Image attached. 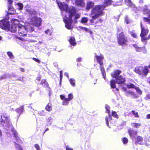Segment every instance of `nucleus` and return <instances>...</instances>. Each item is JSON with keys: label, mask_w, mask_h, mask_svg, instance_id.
Instances as JSON below:
<instances>
[{"label": "nucleus", "mask_w": 150, "mask_h": 150, "mask_svg": "<svg viewBox=\"0 0 150 150\" xmlns=\"http://www.w3.org/2000/svg\"><path fill=\"white\" fill-rule=\"evenodd\" d=\"M56 1L60 10L64 11L66 13L69 14L68 16L66 15L63 18V21L65 23V27L69 30L72 29L73 27L71 25L73 22V17L74 16V22L76 23L78 22L77 20L81 16L80 13H77L78 11L75 7L73 6L68 7L66 4L59 2L57 0H56Z\"/></svg>", "instance_id": "nucleus-1"}, {"label": "nucleus", "mask_w": 150, "mask_h": 150, "mask_svg": "<svg viewBox=\"0 0 150 150\" xmlns=\"http://www.w3.org/2000/svg\"><path fill=\"white\" fill-rule=\"evenodd\" d=\"M116 38L117 44L119 45L122 46L127 45L128 40L124 32L117 34Z\"/></svg>", "instance_id": "nucleus-2"}, {"label": "nucleus", "mask_w": 150, "mask_h": 150, "mask_svg": "<svg viewBox=\"0 0 150 150\" xmlns=\"http://www.w3.org/2000/svg\"><path fill=\"white\" fill-rule=\"evenodd\" d=\"M141 32L140 36L141 38V41L143 42L145 41L150 39V32L147 37H145L149 32V30L147 27L144 26L142 23L140 24Z\"/></svg>", "instance_id": "nucleus-3"}, {"label": "nucleus", "mask_w": 150, "mask_h": 150, "mask_svg": "<svg viewBox=\"0 0 150 150\" xmlns=\"http://www.w3.org/2000/svg\"><path fill=\"white\" fill-rule=\"evenodd\" d=\"M10 122L9 116H8L6 113H2L0 117V125L3 126H7L9 125Z\"/></svg>", "instance_id": "nucleus-4"}, {"label": "nucleus", "mask_w": 150, "mask_h": 150, "mask_svg": "<svg viewBox=\"0 0 150 150\" xmlns=\"http://www.w3.org/2000/svg\"><path fill=\"white\" fill-rule=\"evenodd\" d=\"M104 7L102 5L96 6L94 7V19L101 16L103 13V11L104 10Z\"/></svg>", "instance_id": "nucleus-5"}, {"label": "nucleus", "mask_w": 150, "mask_h": 150, "mask_svg": "<svg viewBox=\"0 0 150 150\" xmlns=\"http://www.w3.org/2000/svg\"><path fill=\"white\" fill-rule=\"evenodd\" d=\"M9 26V22L8 19H4L0 20V28L2 29L7 30L8 29Z\"/></svg>", "instance_id": "nucleus-6"}, {"label": "nucleus", "mask_w": 150, "mask_h": 150, "mask_svg": "<svg viewBox=\"0 0 150 150\" xmlns=\"http://www.w3.org/2000/svg\"><path fill=\"white\" fill-rule=\"evenodd\" d=\"M30 21L31 23L35 26H39L41 24V18L37 16H34L32 18Z\"/></svg>", "instance_id": "nucleus-7"}, {"label": "nucleus", "mask_w": 150, "mask_h": 150, "mask_svg": "<svg viewBox=\"0 0 150 150\" xmlns=\"http://www.w3.org/2000/svg\"><path fill=\"white\" fill-rule=\"evenodd\" d=\"M105 108L106 110V112L108 114V116H106L105 117V120L106 121V125L107 126H109V124L108 122V120L110 121L112 120V117L111 116V115L110 114V108L109 106L108 105H106L105 106Z\"/></svg>", "instance_id": "nucleus-8"}, {"label": "nucleus", "mask_w": 150, "mask_h": 150, "mask_svg": "<svg viewBox=\"0 0 150 150\" xmlns=\"http://www.w3.org/2000/svg\"><path fill=\"white\" fill-rule=\"evenodd\" d=\"M18 33L19 35L24 36L27 35V30L25 27L20 24L18 29Z\"/></svg>", "instance_id": "nucleus-9"}, {"label": "nucleus", "mask_w": 150, "mask_h": 150, "mask_svg": "<svg viewBox=\"0 0 150 150\" xmlns=\"http://www.w3.org/2000/svg\"><path fill=\"white\" fill-rule=\"evenodd\" d=\"M20 25L19 24L12 23L11 27H10L9 26L8 29L7 30L10 31L11 32H15L17 31V29H18Z\"/></svg>", "instance_id": "nucleus-10"}, {"label": "nucleus", "mask_w": 150, "mask_h": 150, "mask_svg": "<svg viewBox=\"0 0 150 150\" xmlns=\"http://www.w3.org/2000/svg\"><path fill=\"white\" fill-rule=\"evenodd\" d=\"M74 4L76 6L81 8H83L85 6V3L83 0H75Z\"/></svg>", "instance_id": "nucleus-11"}, {"label": "nucleus", "mask_w": 150, "mask_h": 150, "mask_svg": "<svg viewBox=\"0 0 150 150\" xmlns=\"http://www.w3.org/2000/svg\"><path fill=\"white\" fill-rule=\"evenodd\" d=\"M128 132L130 138L133 139L135 137V136L137 135V130L134 131L132 129H129L128 130Z\"/></svg>", "instance_id": "nucleus-12"}, {"label": "nucleus", "mask_w": 150, "mask_h": 150, "mask_svg": "<svg viewBox=\"0 0 150 150\" xmlns=\"http://www.w3.org/2000/svg\"><path fill=\"white\" fill-rule=\"evenodd\" d=\"M143 138L142 136L139 135L136 138V140L135 143L136 145L139 144L140 145H143Z\"/></svg>", "instance_id": "nucleus-13"}, {"label": "nucleus", "mask_w": 150, "mask_h": 150, "mask_svg": "<svg viewBox=\"0 0 150 150\" xmlns=\"http://www.w3.org/2000/svg\"><path fill=\"white\" fill-rule=\"evenodd\" d=\"M122 73V71L119 70H115L114 71L113 73L111 74V76L115 79L117 78L119 75Z\"/></svg>", "instance_id": "nucleus-14"}, {"label": "nucleus", "mask_w": 150, "mask_h": 150, "mask_svg": "<svg viewBox=\"0 0 150 150\" xmlns=\"http://www.w3.org/2000/svg\"><path fill=\"white\" fill-rule=\"evenodd\" d=\"M13 134L14 136V137L15 138L16 142L20 144H22L23 143V142L18 136V134L17 132L15 130H14L13 131Z\"/></svg>", "instance_id": "nucleus-15"}, {"label": "nucleus", "mask_w": 150, "mask_h": 150, "mask_svg": "<svg viewBox=\"0 0 150 150\" xmlns=\"http://www.w3.org/2000/svg\"><path fill=\"white\" fill-rule=\"evenodd\" d=\"M116 80V83L117 84L123 83L125 81V80L121 75L119 76L117 78L115 79Z\"/></svg>", "instance_id": "nucleus-16"}, {"label": "nucleus", "mask_w": 150, "mask_h": 150, "mask_svg": "<svg viewBox=\"0 0 150 150\" xmlns=\"http://www.w3.org/2000/svg\"><path fill=\"white\" fill-rule=\"evenodd\" d=\"M8 10L9 12H8L7 13L9 15H13L16 13V11L12 5H9L8 6Z\"/></svg>", "instance_id": "nucleus-17"}, {"label": "nucleus", "mask_w": 150, "mask_h": 150, "mask_svg": "<svg viewBox=\"0 0 150 150\" xmlns=\"http://www.w3.org/2000/svg\"><path fill=\"white\" fill-rule=\"evenodd\" d=\"M68 96V98H66L65 101L64 102V104L65 105H67L68 104L69 101L71 100L73 98V96L71 93L69 94Z\"/></svg>", "instance_id": "nucleus-18"}, {"label": "nucleus", "mask_w": 150, "mask_h": 150, "mask_svg": "<svg viewBox=\"0 0 150 150\" xmlns=\"http://www.w3.org/2000/svg\"><path fill=\"white\" fill-rule=\"evenodd\" d=\"M94 6V3L90 1H87L86 6V9L88 10L92 8Z\"/></svg>", "instance_id": "nucleus-19"}, {"label": "nucleus", "mask_w": 150, "mask_h": 150, "mask_svg": "<svg viewBox=\"0 0 150 150\" xmlns=\"http://www.w3.org/2000/svg\"><path fill=\"white\" fill-rule=\"evenodd\" d=\"M96 59L97 62L100 65H102L103 63L102 62L104 57L102 56H96Z\"/></svg>", "instance_id": "nucleus-20"}, {"label": "nucleus", "mask_w": 150, "mask_h": 150, "mask_svg": "<svg viewBox=\"0 0 150 150\" xmlns=\"http://www.w3.org/2000/svg\"><path fill=\"white\" fill-rule=\"evenodd\" d=\"M40 84L42 86L45 88L48 87L49 85L48 82H47L45 79H42L41 81Z\"/></svg>", "instance_id": "nucleus-21"}, {"label": "nucleus", "mask_w": 150, "mask_h": 150, "mask_svg": "<svg viewBox=\"0 0 150 150\" xmlns=\"http://www.w3.org/2000/svg\"><path fill=\"white\" fill-rule=\"evenodd\" d=\"M69 41L71 45L75 46L76 44L75 38L73 37H70Z\"/></svg>", "instance_id": "nucleus-22"}, {"label": "nucleus", "mask_w": 150, "mask_h": 150, "mask_svg": "<svg viewBox=\"0 0 150 150\" xmlns=\"http://www.w3.org/2000/svg\"><path fill=\"white\" fill-rule=\"evenodd\" d=\"M45 109L48 112L51 111L52 110V104L50 103H49L46 106Z\"/></svg>", "instance_id": "nucleus-23"}, {"label": "nucleus", "mask_w": 150, "mask_h": 150, "mask_svg": "<svg viewBox=\"0 0 150 150\" xmlns=\"http://www.w3.org/2000/svg\"><path fill=\"white\" fill-rule=\"evenodd\" d=\"M136 51L138 52H146V49L145 46L138 47Z\"/></svg>", "instance_id": "nucleus-24"}, {"label": "nucleus", "mask_w": 150, "mask_h": 150, "mask_svg": "<svg viewBox=\"0 0 150 150\" xmlns=\"http://www.w3.org/2000/svg\"><path fill=\"white\" fill-rule=\"evenodd\" d=\"M111 0H106L105 1L103 6L105 8L107 6L111 5Z\"/></svg>", "instance_id": "nucleus-25"}, {"label": "nucleus", "mask_w": 150, "mask_h": 150, "mask_svg": "<svg viewBox=\"0 0 150 150\" xmlns=\"http://www.w3.org/2000/svg\"><path fill=\"white\" fill-rule=\"evenodd\" d=\"M131 125L133 127L138 128L141 126V123L136 122H132L131 123Z\"/></svg>", "instance_id": "nucleus-26"}, {"label": "nucleus", "mask_w": 150, "mask_h": 150, "mask_svg": "<svg viewBox=\"0 0 150 150\" xmlns=\"http://www.w3.org/2000/svg\"><path fill=\"white\" fill-rule=\"evenodd\" d=\"M24 110V107L23 106H21L19 108H17L16 110V112L19 114H21Z\"/></svg>", "instance_id": "nucleus-27"}, {"label": "nucleus", "mask_w": 150, "mask_h": 150, "mask_svg": "<svg viewBox=\"0 0 150 150\" xmlns=\"http://www.w3.org/2000/svg\"><path fill=\"white\" fill-rule=\"evenodd\" d=\"M125 3L128 6H132L134 5L131 0H125Z\"/></svg>", "instance_id": "nucleus-28"}, {"label": "nucleus", "mask_w": 150, "mask_h": 150, "mask_svg": "<svg viewBox=\"0 0 150 150\" xmlns=\"http://www.w3.org/2000/svg\"><path fill=\"white\" fill-rule=\"evenodd\" d=\"M14 143L16 146L15 147L16 150H23L22 147L20 144L16 142H14Z\"/></svg>", "instance_id": "nucleus-29"}, {"label": "nucleus", "mask_w": 150, "mask_h": 150, "mask_svg": "<svg viewBox=\"0 0 150 150\" xmlns=\"http://www.w3.org/2000/svg\"><path fill=\"white\" fill-rule=\"evenodd\" d=\"M149 13L148 17H144L143 18L144 21L146 22H148L149 24H150V11H149L148 13Z\"/></svg>", "instance_id": "nucleus-30"}, {"label": "nucleus", "mask_w": 150, "mask_h": 150, "mask_svg": "<svg viewBox=\"0 0 150 150\" xmlns=\"http://www.w3.org/2000/svg\"><path fill=\"white\" fill-rule=\"evenodd\" d=\"M130 33L131 36L135 38H137V33L134 30H132L130 32Z\"/></svg>", "instance_id": "nucleus-31"}, {"label": "nucleus", "mask_w": 150, "mask_h": 150, "mask_svg": "<svg viewBox=\"0 0 150 150\" xmlns=\"http://www.w3.org/2000/svg\"><path fill=\"white\" fill-rule=\"evenodd\" d=\"M116 81H115L114 80H111L110 81V84L111 87L113 88H116Z\"/></svg>", "instance_id": "nucleus-32"}, {"label": "nucleus", "mask_w": 150, "mask_h": 150, "mask_svg": "<svg viewBox=\"0 0 150 150\" xmlns=\"http://www.w3.org/2000/svg\"><path fill=\"white\" fill-rule=\"evenodd\" d=\"M127 88L129 89V88H136L137 86H135L134 84L132 83H130L129 84H127L126 85Z\"/></svg>", "instance_id": "nucleus-33"}, {"label": "nucleus", "mask_w": 150, "mask_h": 150, "mask_svg": "<svg viewBox=\"0 0 150 150\" xmlns=\"http://www.w3.org/2000/svg\"><path fill=\"white\" fill-rule=\"evenodd\" d=\"M15 5L18 6V9L19 10H22L23 8V4L19 2L17 3Z\"/></svg>", "instance_id": "nucleus-34"}, {"label": "nucleus", "mask_w": 150, "mask_h": 150, "mask_svg": "<svg viewBox=\"0 0 150 150\" xmlns=\"http://www.w3.org/2000/svg\"><path fill=\"white\" fill-rule=\"evenodd\" d=\"M70 83L74 87L75 86V81L73 78H71L69 80Z\"/></svg>", "instance_id": "nucleus-35"}, {"label": "nucleus", "mask_w": 150, "mask_h": 150, "mask_svg": "<svg viewBox=\"0 0 150 150\" xmlns=\"http://www.w3.org/2000/svg\"><path fill=\"white\" fill-rule=\"evenodd\" d=\"M52 119L51 117H48L46 120V122L47 125H49L51 124L52 122Z\"/></svg>", "instance_id": "nucleus-36"}, {"label": "nucleus", "mask_w": 150, "mask_h": 150, "mask_svg": "<svg viewBox=\"0 0 150 150\" xmlns=\"http://www.w3.org/2000/svg\"><path fill=\"white\" fill-rule=\"evenodd\" d=\"M134 89H135L137 93L138 94L141 95L142 94V91L139 87L136 86Z\"/></svg>", "instance_id": "nucleus-37"}, {"label": "nucleus", "mask_w": 150, "mask_h": 150, "mask_svg": "<svg viewBox=\"0 0 150 150\" xmlns=\"http://www.w3.org/2000/svg\"><path fill=\"white\" fill-rule=\"evenodd\" d=\"M131 112L134 115L135 117L138 118L139 117V116L138 115V112L135 111L134 110H132Z\"/></svg>", "instance_id": "nucleus-38"}, {"label": "nucleus", "mask_w": 150, "mask_h": 150, "mask_svg": "<svg viewBox=\"0 0 150 150\" xmlns=\"http://www.w3.org/2000/svg\"><path fill=\"white\" fill-rule=\"evenodd\" d=\"M111 115V116L112 115L114 117L118 119L119 118V116L117 115L116 112L115 111H112V115Z\"/></svg>", "instance_id": "nucleus-39"}, {"label": "nucleus", "mask_w": 150, "mask_h": 150, "mask_svg": "<svg viewBox=\"0 0 150 150\" xmlns=\"http://www.w3.org/2000/svg\"><path fill=\"white\" fill-rule=\"evenodd\" d=\"M125 23L127 24L130 23H131L128 17L127 16H125Z\"/></svg>", "instance_id": "nucleus-40"}, {"label": "nucleus", "mask_w": 150, "mask_h": 150, "mask_svg": "<svg viewBox=\"0 0 150 150\" xmlns=\"http://www.w3.org/2000/svg\"><path fill=\"white\" fill-rule=\"evenodd\" d=\"M7 54L9 57L10 59L14 58V56L12 52L8 51L7 52Z\"/></svg>", "instance_id": "nucleus-41"}, {"label": "nucleus", "mask_w": 150, "mask_h": 150, "mask_svg": "<svg viewBox=\"0 0 150 150\" xmlns=\"http://www.w3.org/2000/svg\"><path fill=\"white\" fill-rule=\"evenodd\" d=\"M60 98L61 100H63V101L62 102V105H64V102L65 101L66 98H65V96L63 95H61L60 96Z\"/></svg>", "instance_id": "nucleus-42"}, {"label": "nucleus", "mask_w": 150, "mask_h": 150, "mask_svg": "<svg viewBox=\"0 0 150 150\" xmlns=\"http://www.w3.org/2000/svg\"><path fill=\"white\" fill-rule=\"evenodd\" d=\"M88 21L87 18L83 17L82 18L81 20V23H86Z\"/></svg>", "instance_id": "nucleus-43"}, {"label": "nucleus", "mask_w": 150, "mask_h": 150, "mask_svg": "<svg viewBox=\"0 0 150 150\" xmlns=\"http://www.w3.org/2000/svg\"><path fill=\"white\" fill-rule=\"evenodd\" d=\"M128 142V139L126 137H124L122 139V142L124 144H127Z\"/></svg>", "instance_id": "nucleus-44"}, {"label": "nucleus", "mask_w": 150, "mask_h": 150, "mask_svg": "<svg viewBox=\"0 0 150 150\" xmlns=\"http://www.w3.org/2000/svg\"><path fill=\"white\" fill-rule=\"evenodd\" d=\"M39 114L40 115L44 116L45 115V112L44 110H42L39 112Z\"/></svg>", "instance_id": "nucleus-45"}, {"label": "nucleus", "mask_w": 150, "mask_h": 150, "mask_svg": "<svg viewBox=\"0 0 150 150\" xmlns=\"http://www.w3.org/2000/svg\"><path fill=\"white\" fill-rule=\"evenodd\" d=\"M62 79V71H60V83H61Z\"/></svg>", "instance_id": "nucleus-46"}, {"label": "nucleus", "mask_w": 150, "mask_h": 150, "mask_svg": "<svg viewBox=\"0 0 150 150\" xmlns=\"http://www.w3.org/2000/svg\"><path fill=\"white\" fill-rule=\"evenodd\" d=\"M32 59L34 60V61H35L36 62H38V63H40V61L39 60V59L38 58H35V57H33L32 58Z\"/></svg>", "instance_id": "nucleus-47"}, {"label": "nucleus", "mask_w": 150, "mask_h": 150, "mask_svg": "<svg viewBox=\"0 0 150 150\" xmlns=\"http://www.w3.org/2000/svg\"><path fill=\"white\" fill-rule=\"evenodd\" d=\"M35 148L37 150H41L40 146L38 144H35L34 145Z\"/></svg>", "instance_id": "nucleus-48"}, {"label": "nucleus", "mask_w": 150, "mask_h": 150, "mask_svg": "<svg viewBox=\"0 0 150 150\" xmlns=\"http://www.w3.org/2000/svg\"><path fill=\"white\" fill-rule=\"evenodd\" d=\"M13 2V0H7V3L9 5H12Z\"/></svg>", "instance_id": "nucleus-49"}, {"label": "nucleus", "mask_w": 150, "mask_h": 150, "mask_svg": "<svg viewBox=\"0 0 150 150\" xmlns=\"http://www.w3.org/2000/svg\"><path fill=\"white\" fill-rule=\"evenodd\" d=\"M101 72L102 73L103 78L104 79H105L106 77V74L105 71Z\"/></svg>", "instance_id": "nucleus-50"}, {"label": "nucleus", "mask_w": 150, "mask_h": 150, "mask_svg": "<svg viewBox=\"0 0 150 150\" xmlns=\"http://www.w3.org/2000/svg\"><path fill=\"white\" fill-rule=\"evenodd\" d=\"M101 72L102 73L103 78L104 79H105L106 77V74L105 71Z\"/></svg>", "instance_id": "nucleus-51"}, {"label": "nucleus", "mask_w": 150, "mask_h": 150, "mask_svg": "<svg viewBox=\"0 0 150 150\" xmlns=\"http://www.w3.org/2000/svg\"><path fill=\"white\" fill-rule=\"evenodd\" d=\"M31 10L29 8H26L25 10V11L30 14L31 13Z\"/></svg>", "instance_id": "nucleus-52"}, {"label": "nucleus", "mask_w": 150, "mask_h": 150, "mask_svg": "<svg viewBox=\"0 0 150 150\" xmlns=\"http://www.w3.org/2000/svg\"><path fill=\"white\" fill-rule=\"evenodd\" d=\"M6 76L5 75H4L3 76H0V80L5 79L6 78Z\"/></svg>", "instance_id": "nucleus-53"}, {"label": "nucleus", "mask_w": 150, "mask_h": 150, "mask_svg": "<svg viewBox=\"0 0 150 150\" xmlns=\"http://www.w3.org/2000/svg\"><path fill=\"white\" fill-rule=\"evenodd\" d=\"M100 70L101 72L105 71L104 68L102 66V65H100Z\"/></svg>", "instance_id": "nucleus-54"}, {"label": "nucleus", "mask_w": 150, "mask_h": 150, "mask_svg": "<svg viewBox=\"0 0 150 150\" xmlns=\"http://www.w3.org/2000/svg\"><path fill=\"white\" fill-rule=\"evenodd\" d=\"M37 13L36 11L34 10V11H31V13H30V15H35Z\"/></svg>", "instance_id": "nucleus-55"}, {"label": "nucleus", "mask_w": 150, "mask_h": 150, "mask_svg": "<svg viewBox=\"0 0 150 150\" xmlns=\"http://www.w3.org/2000/svg\"><path fill=\"white\" fill-rule=\"evenodd\" d=\"M132 95L133 97L135 98H137L139 97V96H137L136 94L134 93L133 92Z\"/></svg>", "instance_id": "nucleus-56"}, {"label": "nucleus", "mask_w": 150, "mask_h": 150, "mask_svg": "<svg viewBox=\"0 0 150 150\" xmlns=\"http://www.w3.org/2000/svg\"><path fill=\"white\" fill-rule=\"evenodd\" d=\"M132 46L135 48L136 50L139 47L137 44H133Z\"/></svg>", "instance_id": "nucleus-57"}, {"label": "nucleus", "mask_w": 150, "mask_h": 150, "mask_svg": "<svg viewBox=\"0 0 150 150\" xmlns=\"http://www.w3.org/2000/svg\"><path fill=\"white\" fill-rule=\"evenodd\" d=\"M81 58L79 57L78 58L76 59V61L78 62H80L81 61Z\"/></svg>", "instance_id": "nucleus-58"}, {"label": "nucleus", "mask_w": 150, "mask_h": 150, "mask_svg": "<svg viewBox=\"0 0 150 150\" xmlns=\"http://www.w3.org/2000/svg\"><path fill=\"white\" fill-rule=\"evenodd\" d=\"M66 150H73L72 149L69 147L67 145L66 146Z\"/></svg>", "instance_id": "nucleus-59"}, {"label": "nucleus", "mask_w": 150, "mask_h": 150, "mask_svg": "<svg viewBox=\"0 0 150 150\" xmlns=\"http://www.w3.org/2000/svg\"><path fill=\"white\" fill-rule=\"evenodd\" d=\"M20 69L21 71L22 72H25V69L23 68L20 67Z\"/></svg>", "instance_id": "nucleus-60"}, {"label": "nucleus", "mask_w": 150, "mask_h": 150, "mask_svg": "<svg viewBox=\"0 0 150 150\" xmlns=\"http://www.w3.org/2000/svg\"><path fill=\"white\" fill-rule=\"evenodd\" d=\"M133 93V92L130 91H128L126 92V93H127V94H129L131 95H132V94Z\"/></svg>", "instance_id": "nucleus-61"}, {"label": "nucleus", "mask_w": 150, "mask_h": 150, "mask_svg": "<svg viewBox=\"0 0 150 150\" xmlns=\"http://www.w3.org/2000/svg\"><path fill=\"white\" fill-rule=\"evenodd\" d=\"M37 81H40L41 79V77L40 76H38L37 77L36 79Z\"/></svg>", "instance_id": "nucleus-62"}, {"label": "nucleus", "mask_w": 150, "mask_h": 150, "mask_svg": "<svg viewBox=\"0 0 150 150\" xmlns=\"http://www.w3.org/2000/svg\"><path fill=\"white\" fill-rule=\"evenodd\" d=\"M146 118L148 119H150V114H147L146 115Z\"/></svg>", "instance_id": "nucleus-63"}, {"label": "nucleus", "mask_w": 150, "mask_h": 150, "mask_svg": "<svg viewBox=\"0 0 150 150\" xmlns=\"http://www.w3.org/2000/svg\"><path fill=\"white\" fill-rule=\"evenodd\" d=\"M146 98L147 99H150V94H148L146 96Z\"/></svg>", "instance_id": "nucleus-64"}]
</instances>
